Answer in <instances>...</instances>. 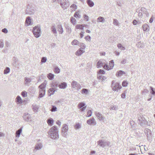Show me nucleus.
I'll return each mask as SVG.
<instances>
[{
  "label": "nucleus",
  "mask_w": 155,
  "mask_h": 155,
  "mask_svg": "<svg viewBox=\"0 0 155 155\" xmlns=\"http://www.w3.org/2000/svg\"><path fill=\"white\" fill-rule=\"evenodd\" d=\"M21 95L23 97H25L27 96V92L25 91H23L21 92Z\"/></svg>",
  "instance_id": "nucleus-50"
},
{
  "label": "nucleus",
  "mask_w": 155,
  "mask_h": 155,
  "mask_svg": "<svg viewBox=\"0 0 155 155\" xmlns=\"http://www.w3.org/2000/svg\"><path fill=\"white\" fill-rule=\"evenodd\" d=\"M40 25H37L33 28L32 32L34 36L37 38H39L41 35Z\"/></svg>",
  "instance_id": "nucleus-3"
},
{
  "label": "nucleus",
  "mask_w": 155,
  "mask_h": 155,
  "mask_svg": "<svg viewBox=\"0 0 155 155\" xmlns=\"http://www.w3.org/2000/svg\"><path fill=\"white\" fill-rule=\"evenodd\" d=\"M67 84L66 83L63 82L59 84V87L61 89H64L67 87Z\"/></svg>",
  "instance_id": "nucleus-18"
},
{
  "label": "nucleus",
  "mask_w": 155,
  "mask_h": 155,
  "mask_svg": "<svg viewBox=\"0 0 155 155\" xmlns=\"http://www.w3.org/2000/svg\"><path fill=\"white\" fill-rule=\"evenodd\" d=\"M113 24L115 25H118V20L116 19H114V20H113Z\"/></svg>",
  "instance_id": "nucleus-51"
},
{
  "label": "nucleus",
  "mask_w": 155,
  "mask_h": 155,
  "mask_svg": "<svg viewBox=\"0 0 155 155\" xmlns=\"http://www.w3.org/2000/svg\"><path fill=\"white\" fill-rule=\"evenodd\" d=\"M127 60L126 59H123L121 61V64H125L127 62Z\"/></svg>",
  "instance_id": "nucleus-59"
},
{
  "label": "nucleus",
  "mask_w": 155,
  "mask_h": 155,
  "mask_svg": "<svg viewBox=\"0 0 155 155\" xmlns=\"http://www.w3.org/2000/svg\"><path fill=\"white\" fill-rule=\"evenodd\" d=\"M125 74V72L123 71H119L117 72L116 73V75L118 76H121L123 75V74Z\"/></svg>",
  "instance_id": "nucleus-28"
},
{
  "label": "nucleus",
  "mask_w": 155,
  "mask_h": 155,
  "mask_svg": "<svg viewBox=\"0 0 155 155\" xmlns=\"http://www.w3.org/2000/svg\"><path fill=\"white\" fill-rule=\"evenodd\" d=\"M23 118L24 120L27 121L31 122V118L30 115L28 113H25L24 114Z\"/></svg>",
  "instance_id": "nucleus-12"
},
{
  "label": "nucleus",
  "mask_w": 155,
  "mask_h": 155,
  "mask_svg": "<svg viewBox=\"0 0 155 155\" xmlns=\"http://www.w3.org/2000/svg\"><path fill=\"white\" fill-rule=\"evenodd\" d=\"M57 110V108L54 106L52 105L51 106V110L52 112H54Z\"/></svg>",
  "instance_id": "nucleus-45"
},
{
  "label": "nucleus",
  "mask_w": 155,
  "mask_h": 155,
  "mask_svg": "<svg viewBox=\"0 0 155 155\" xmlns=\"http://www.w3.org/2000/svg\"><path fill=\"white\" fill-rule=\"evenodd\" d=\"M104 19L103 17L100 16L97 19V22H104Z\"/></svg>",
  "instance_id": "nucleus-30"
},
{
  "label": "nucleus",
  "mask_w": 155,
  "mask_h": 155,
  "mask_svg": "<svg viewBox=\"0 0 155 155\" xmlns=\"http://www.w3.org/2000/svg\"><path fill=\"white\" fill-rule=\"evenodd\" d=\"M86 106H84L83 107H82L81 108V111H84L86 109Z\"/></svg>",
  "instance_id": "nucleus-64"
},
{
  "label": "nucleus",
  "mask_w": 155,
  "mask_h": 155,
  "mask_svg": "<svg viewBox=\"0 0 155 155\" xmlns=\"http://www.w3.org/2000/svg\"><path fill=\"white\" fill-rule=\"evenodd\" d=\"M130 124L133 128L135 127L136 125L134 122L133 120L130 121Z\"/></svg>",
  "instance_id": "nucleus-47"
},
{
  "label": "nucleus",
  "mask_w": 155,
  "mask_h": 155,
  "mask_svg": "<svg viewBox=\"0 0 155 155\" xmlns=\"http://www.w3.org/2000/svg\"><path fill=\"white\" fill-rule=\"evenodd\" d=\"M32 108L34 111L36 112L37 111L38 107L37 105H32Z\"/></svg>",
  "instance_id": "nucleus-41"
},
{
  "label": "nucleus",
  "mask_w": 155,
  "mask_h": 155,
  "mask_svg": "<svg viewBox=\"0 0 155 155\" xmlns=\"http://www.w3.org/2000/svg\"><path fill=\"white\" fill-rule=\"evenodd\" d=\"M97 143L98 145L103 147L107 146H108L110 145V142L108 141H104L100 140L97 142Z\"/></svg>",
  "instance_id": "nucleus-10"
},
{
  "label": "nucleus",
  "mask_w": 155,
  "mask_h": 155,
  "mask_svg": "<svg viewBox=\"0 0 155 155\" xmlns=\"http://www.w3.org/2000/svg\"><path fill=\"white\" fill-rule=\"evenodd\" d=\"M95 114L97 118L100 120H102L104 119V117H103V115L99 112H95Z\"/></svg>",
  "instance_id": "nucleus-13"
},
{
  "label": "nucleus",
  "mask_w": 155,
  "mask_h": 155,
  "mask_svg": "<svg viewBox=\"0 0 155 155\" xmlns=\"http://www.w3.org/2000/svg\"><path fill=\"white\" fill-rule=\"evenodd\" d=\"M97 67L99 68L103 66V63L100 61H99L97 64Z\"/></svg>",
  "instance_id": "nucleus-38"
},
{
  "label": "nucleus",
  "mask_w": 155,
  "mask_h": 155,
  "mask_svg": "<svg viewBox=\"0 0 155 155\" xmlns=\"http://www.w3.org/2000/svg\"><path fill=\"white\" fill-rule=\"evenodd\" d=\"M110 109L111 110H116L117 109L118 107L116 105H115L114 106L110 107Z\"/></svg>",
  "instance_id": "nucleus-48"
},
{
  "label": "nucleus",
  "mask_w": 155,
  "mask_h": 155,
  "mask_svg": "<svg viewBox=\"0 0 155 155\" xmlns=\"http://www.w3.org/2000/svg\"><path fill=\"white\" fill-rule=\"evenodd\" d=\"M60 5L61 7L64 10L66 9L70 5L69 1L68 0H61Z\"/></svg>",
  "instance_id": "nucleus-7"
},
{
  "label": "nucleus",
  "mask_w": 155,
  "mask_h": 155,
  "mask_svg": "<svg viewBox=\"0 0 155 155\" xmlns=\"http://www.w3.org/2000/svg\"><path fill=\"white\" fill-rule=\"evenodd\" d=\"M143 30L144 31H148L149 30V27L147 24H144L142 26Z\"/></svg>",
  "instance_id": "nucleus-19"
},
{
  "label": "nucleus",
  "mask_w": 155,
  "mask_h": 155,
  "mask_svg": "<svg viewBox=\"0 0 155 155\" xmlns=\"http://www.w3.org/2000/svg\"><path fill=\"white\" fill-rule=\"evenodd\" d=\"M111 87L112 90L114 91H117L118 90L120 89L121 88V86L118 83L115 82L114 81L112 82Z\"/></svg>",
  "instance_id": "nucleus-8"
},
{
  "label": "nucleus",
  "mask_w": 155,
  "mask_h": 155,
  "mask_svg": "<svg viewBox=\"0 0 155 155\" xmlns=\"http://www.w3.org/2000/svg\"><path fill=\"white\" fill-rule=\"evenodd\" d=\"M4 47V43L0 40V48H2Z\"/></svg>",
  "instance_id": "nucleus-61"
},
{
  "label": "nucleus",
  "mask_w": 155,
  "mask_h": 155,
  "mask_svg": "<svg viewBox=\"0 0 155 155\" xmlns=\"http://www.w3.org/2000/svg\"><path fill=\"white\" fill-rule=\"evenodd\" d=\"M87 123L90 125H95L96 124V122L95 121V119L94 118L87 120Z\"/></svg>",
  "instance_id": "nucleus-16"
},
{
  "label": "nucleus",
  "mask_w": 155,
  "mask_h": 155,
  "mask_svg": "<svg viewBox=\"0 0 155 155\" xmlns=\"http://www.w3.org/2000/svg\"><path fill=\"white\" fill-rule=\"evenodd\" d=\"M58 86V82L57 81H54L51 84V88L48 90L49 96L53 94L57 88Z\"/></svg>",
  "instance_id": "nucleus-4"
},
{
  "label": "nucleus",
  "mask_w": 155,
  "mask_h": 155,
  "mask_svg": "<svg viewBox=\"0 0 155 155\" xmlns=\"http://www.w3.org/2000/svg\"><path fill=\"white\" fill-rule=\"evenodd\" d=\"M46 83L44 82L43 83L41 84L39 86L40 88L39 92V97L41 98L43 97L45 94Z\"/></svg>",
  "instance_id": "nucleus-5"
},
{
  "label": "nucleus",
  "mask_w": 155,
  "mask_h": 155,
  "mask_svg": "<svg viewBox=\"0 0 155 155\" xmlns=\"http://www.w3.org/2000/svg\"><path fill=\"white\" fill-rule=\"evenodd\" d=\"M141 11L143 14L146 15V16L149 17V13L147 11L146 8H142L141 9Z\"/></svg>",
  "instance_id": "nucleus-22"
},
{
  "label": "nucleus",
  "mask_w": 155,
  "mask_h": 155,
  "mask_svg": "<svg viewBox=\"0 0 155 155\" xmlns=\"http://www.w3.org/2000/svg\"><path fill=\"white\" fill-rule=\"evenodd\" d=\"M16 99V102L17 104H20L22 103V101L21 98L19 96H18L17 97Z\"/></svg>",
  "instance_id": "nucleus-25"
},
{
  "label": "nucleus",
  "mask_w": 155,
  "mask_h": 155,
  "mask_svg": "<svg viewBox=\"0 0 155 155\" xmlns=\"http://www.w3.org/2000/svg\"><path fill=\"white\" fill-rule=\"evenodd\" d=\"M42 146V144L41 143H37L35 145V149L37 150L41 149Z\"/></svg>",
  "instance_id": "nucleus-26"
},
{
  "label": "nucleus",
  "mask_w": 155,
  "mask_h": 155,
  "mask_svg": "<svg viewBox=\"0 0 155 155\" xmlns=\"http://www.w3.org/2000/svg\"><path fill=\"white\" fill-rule=\"evenodd\" d=\"M48 134L52 139H56L58 137V130L57 127L56 126H54L52 127L50 129Z\"/></svg>",
  "instance_id": "nucleus-1"
},
{
  "label": "nucleus",
  "mask_w": 155,
  "mask_h": 155,
  "mask_svg": "<svg viewBox=\"0 0 155 155\" xmlns=\"http://www.w3.org/2000/svg\"><path fill=\"white\" fill-rule=\"evenodd\" d=\"M150 93L153 95H155V91L154 90V89L152 87H150Z\"/></svg>",
  "instance_id": "nucleus-46"
},
{
  "label": "nucleus",
  "mask_w": 155,
  "mask_h": 155,
  "mask_svg": "<svg viewBox=\"0 0 155 155\" xmlns=\"http://www.w3.org/2000/svg\"><path fill=\"white\" fill-rule=\"evenodd\" d=\"M47 122L49 125L52 126L53 124L54 120L52 118H50L47 120Z\"/></svg>",
  "instance_id": "nucleus-20"
},
{
  "label": "nucleus",
  "mask_w": 155,
  "mask_h": 155,
  "mask_svg": "<svg viewBox=\"0 0 155 155\" xmlns=\"http://www.w3.org/2000/svg\"><path fill=\"white\" fill-rule=\"evenodd\" d=\"M128 84V83L126 81H123L122 83V85L123 87H126L127 86Z\"/></svg>",
  "instance_id": "nucleus-55"
},
{
  "label": "nucleus",
  "mask_w": 155,
  "mask_h": 155,
  "mask_svg": "<svg viewBox=\"0 0 155 155\" xmlns=\"http://www.w3.org/2000/svg\"><path fill=\"white\" fill-rule=\"evenodd\" d=\"M79 42L77 40H74L71 42V44L73 45H76L79 44Z\"/></svg>",
  "instance_id": "nucleus-36"
},
{
  "label": "nucleus",
  "mask_w": 155,
  "mask_h": 155,
  "mask_svg": "<svg viewBox=\"0 0 155 155\" xmlns=\"http://www.w3.org/2000/svg\"><path fill=\"white\" fill-rule=\"evenodd\" d=\"M84 26L83 25H79L78 24L77 25L75 26V28L77 29H81L82 30H84Z\"/></svg>",
  "instance_id": "nucleus-29"
},
{
  "label": "nucleus",
  "mask_w": 155,
  "mask_h": 155,
  "mask_svg": "<svg viewBox=\"0 0 155 155\" xmlns=\"http://www.w3.org/2000/svg\"><path fill=\"white\" fill-rule=\"evenodd\" d=\"M73 25H75L76 24V20L75 18L73 17H71L70 19Z\"/></svg>",
  "instance_id": "nucleus-42"
},
{
  "label": "nucleus",
  "mask_w": 155,
  "mask_h": 155,
  "mask_svg": "<svg viewBox=\"0 0 155 155\" xmlns=\"http://www.w3.org/2000/svg\"><path fill=\"white\" fill-rule=\"evenodd\" d=\"M74 129L77 130L81 128V124L79 123H76L74 126Z\"/></svg>",
  "instance_id": "nucleus-27"
},
{
  "label": "nucleus",
  "mask_w": 155,
  "mask_h": 155,
  "mask_svg": "<svg viewBox=\"0 0 155 155\" xmlns=\"http://www.w3.org/2000/svg\"><path fill=\"white\" fill-rule=\"evenodd\" d=\"M47 58L45 57H43L41 59V62L42 63H45L47 61Z\"/></svg>",
  "instance_id": "nucleus-52"
},
{
  "label": "nucleus",
  "mask_w": 155,
  "mask_h": 155,
  "mask_svg": "<svg viewBox=\"0 0 155 155\" xmlns=\"http://www.w3.org/2000/svg\"><path fill=\"white\" fill-rule=\"evenodd\" d=\"M2 31L5 33H6L8 32V30L6 28H4L2 29Z\"/></svg>",
  "instance_id": "nucleus-62"
},
{
  "label": "nucleus",
  "mask_w": 155,
  "mask_h": 155,
  "mask_svg": "<svg viewBox=\"0 0 155 155\" xmlns=\"http://www.w3.org/2000/svg\"><path fill=\"white\" fill-rule=\"evenodd\" d=\"M85 38L86 40H87L89 41H90L91 40V37L89 36H86L85 37Z\"/></svg>",
  "instance_id": "nucleus-57"
},
{
  "label": "nucleus",
  "mask_w": 155,
  "mask_h": 155,
  "mask_svg": "<svg viewBox=\"0 0 155 155\" xmlns=\"http://www.w3.org/2000/svg\"><path fill=\"white\" fill-rule=\"evenodd\" d=\"M92 112L91 110H89L87 112L88 117H90L91 116Z\"/></svg>",
  "instance_id": "nucleus-56"
},
{
  "label": "nucleus",
  "mask_w": 155,
  "mask_h": 155,
  "mask_svg": "<svg viewBox=\"0 0 155 155\" xmlns=\"http://www.w3.org/2000/svg\"><path fill=\"white\" fill-rule=\"evenodd\" d=\"M65 28L67 30V31L68 33H70L71 31V28L68 25H66L65 26Z\"/></svg>",
  "instance_id": "nucleus-34"
},
{
  "label": "nucleus",
  "mask_w": 155,
  "mask_h": 155,
  "mask_svg": "<svg viewBox=\"0 0 155 155\" xmlns=\"http://www.w3.org/2000/svg\"><path fill=\"white\" fill-rule=\"evenodd\" d=\"M59 29L60 30H59V33L60 34H62L63 32V30L61 25H60V26L59 25Z\"/></svg>",
  "instance_id": "nucleus-49"
},
{
  "label": "nucleus",
  "mask_w": 155,
  "mask_h": 155,
  "mask_svg": "<svg viewBox=\"0 0 155 155\" xmlns=\"http://www.w3.org/2000/svg\"><path fill=\"white\" fill-rule=\"evenodd\" d=\"M105 74L104 71L100 69L99 70L98 74Z\"/></svg>",
  "instance_id": "nucleus-54"
},
{
  "label": "nucleus",
  "mask_w": 155,
  "mask_h": 155,
  "mask_svg": "<svg viewBox=\"0 0 155 155\" xmlns=\"http://www.w3.org/2000/svg\"><path fill=\"white\" fill-rule=\"evenodd\" d=\"M35 12V9L34 7L28 5L25 10V14L29 15H33Z\"/></svg>",
  "instance_id": "nucleus-6"
},
{
  "label": "nucleus",
  "mask_w": 155,
  "mask_h": 155,
  "mask_svg": "<svg viewBox=\"0 0 155 155\" xmlns=\"http://www.w3.org/2000/svg\"><path fill=\"white\" fill-rule=\"evenodd\" d=\"M71 87L75 89H80L81 86L77 82L75 81H73L71 83Z\"/></svg>",
  "instance_id": "nucleus-11"
},
{
  "label": "nucleus",
  "mask_w": 155,
  "mask_h": 155,
  "mask_svg": "<svg viewBox=\"0 0 155 155\" xmlns=\"http://www.w3.org/2000/svg\"><path fill=\"white\" fill-rule=\"evenodd\" d=\"M70 8L75 11L77 8V6L74 4H72L70 6Z\"/></svg>",
  "instance_id": "nucleus-44"
},
{
  "label": "nucleus",
  "mask_w": 155,
  "mask_h": 155,
  "mask_svg": "<svg viewBox=\"0 0 155 155\" xmlns=\"http://www.w3.org/2000/svg\"><path fill=\"white\" fill-rule=\"evenodd\" d=\"M84 19L86 20V21H88L89 18L87 15H84Z\"/></svg>",
  "instance_id": "nucleus-60"
},
{
  "label": "nucleus",
  "mask_w": 155,
  "mask_h": 155,
  "mask_svg": "<svg viewBox=\"0 0 155 155\" xmlns=\"http://www.w3.org/2000/svg\"><path fill=\"white\" fill-rule=\"evenodd\" d=\"M117 47L119 49L122 50H125V47L123 46L121 44L119 43L117 44Z\"/></svg>",
  "instance_id": "nucleus-35"
},
{
  "label": "nucleus",
  "mask_w": 155,
  "mask_h": 155,
  "mask_svg": "<svg viewBox=\"0 0 155 155\" xmlns=\"http://www.w3.org/2000/svg\"><path fill=\"white\" fill-rule=\"evenodd\" d=\"M10 68L8 67H6L4 70V74H6L10 72Z\"/></svg>",
  "instance_id": "nucleus-37"
},
{
  "label": "nucleus",
  "mask_w": 155,
  "mask_h": 155,
  "mask_svg": "<svg viewBox=\"0 0 155 155\" xmlns=\"http://www.w3.org/2000/svg\"><path fill=\"white\" fill-rule=\"evenodd\" d=\"M136 46L137 47L141 48H144L145 46V44L143 43H141L140 41L139 42L136 44Z\"/></svg>",
  "instance_id": "nucleus-24"
},
{
  "label": "nucleus",
  "mask_w": 155,
  "mask_h": 155,
  "mask_svg": "<svg viewBox=\"0 0 155 155\" xmlns=\"http://www.w3.org/2000/svg\"><path fill=\"white\" fill-rule=\"evenodd\" d=\"M68 126L66 124H64L61 128V133L63 136L66 137L68 135Z\"/></svg>",
  "instance_id": "nucleus-9"
},
{
  "label": "nucleus",
  "mask_w": 155,
  "mask_h": 155,
  "mask_svg": "<svg viewBox=\"0 0 155 155\" xmlns=\"http://www.w3.org/2000/svg\"><path fill=\"white\" fill-rule=\"evenodd\" d=\"M24 80L25 84L26 86H29L30 85V83L31 81V79L30 78L25 77L24 78Z\"/></svg>",
  "instance_id": "nucleus-15"
},
{
  "label": "nucleus",
  "mask_w": 155,
  "mask_h": 155,
  "mask_svg": "<svg viewBox=\"0 0 155 155\" xmlns=\"http://www.w3.org/2000/svg\"><path fill=\"white\" fill-rule=\"evenodd\" d=\"M54 71L55 73H58V68L57 67L55 68Z\"/></svg>",
  "instance_id": "nucleus-63"
},
{
  "label": "nucleus",
  "mask_w": 155,
  "mask_h": 155,
  "mask_svg": "<svg viewBox=\"0 0 155 155\" xmlns=\"http://www.w3.org/2000/svg\"><path fill=\"white\" fill-rule=\"evenodd\" d=\"M114 62L113 60H111L110 61L109 63V65H110V68L111 69H112L114 67Z\"/></svg>",
  "instance_id": "nucleus-33"
},
{
  "label": "nucleus",
  "mask_w": 155,
  "mask_h": 155,
  "mask_svg": "<svg viewBox=\"0 0 155 155\" xmlns=\"http://www.w3.org/2000/svg\"><path fill=\"white\" fill-rule=\"evenodd\" d=\"M25 24H27V26H28L31 25V19L29 16L26 17L25 20Z\"/></svg>",
  "instance_id": "nucleus-21"
},
{
  "label": "nucleus",
  "mask_w": 155,
  "mask_h": 155,
  "mask_svg": "<svg viewBox=\"0 0 155 155\" xmlns=\"http://www.w3.org/2000/svg\"><path fill=\"white\" fill-rule=\"evenodd\" d=\"M47 77L50 80H52L53 79L54 77V74L50 73L47 74Z\"/></svg>",
  "instance_id": "nucleus-31"
},
{
  "label": "nucleus",
  "mask_w": 155,
  "mask_h": 155,
  "mask_svg": "<svg viewBox=\"0 0 155 155\" xmlns=\"http://www.w3.org/2000/svg\"><path fill=\"white\" fill-rule=\"evenodd\" d=\"M23 127H21L18 130L16 131L15 132V136L17 137H19L22 130Z\"/></svg>",
  "instance_id": "nucleus-17"
},
{
  "label": "nucleus",
  "mask_w": 155,
  "mask_h": 155,
  "mask_svg": "<svg viewBox=\"0 0 155 155\" xmlns=\"http://www.w3.org/2000/svg\"><path fill=\"white\" fill-rule=\"evenodd\" d=\"M74 16L76 18H80L81 17V15H80L79 14L78 12H76L74 13Z\"/></svg>",
  "instance_id": "nucleus-43"
},
{
  "label": "nucleus",
  "mask_w": 155,
  "mask_h": 155,
  "mask_svg": "<svg viewBox=\"0 0 155 155\" xmlns=\"http://www.w3.org/2000/svg\"><path fill=\"white\" fill-rule=\"evenodd\" d=\"M52 31L54 34H56L57 31L56 29V26L55 25H53L51 27Z\"/></svg>",
  "instance_id": "nucleus-32"
},
{
  "label": "nucleus",
  "mask_w": 155,
  "mask_h": 155,
  "mask_svg": "<svg viewBox=\"0 0 155 155\" xmlns=\"http://www.w3.org/2000/svg\"><path fill=\"white\" fill-rule=\"evenodd\" d=\"M86 2L88 5L90 7H93L94 5V3L91 0H87Z\"/></svg>",
  "instance_id": "nucleus-23"
},
{
  "label": "nucleus",
  "mask_w": 155,
  "mask_h": 155,
  "mask_svg": "<svg viewBox=\"0 0 155 155\" xmlns=\"http://www.w3.org/2000/svg\"><path fill=\"white\" fill-rule=\"evenodd\" d=\"M138 123L142 127H144L146 125H150L148 122L145 120L143 115L141 114H139L138 116Z\"/></svg>",
  "instance_id": "nucleus-2"
},
{
  "label": "nucleus",
  "mask_w": 155,
  "mask_h": 155,
  "mask_svg": "<svg viewBox=\"0 0 155 155\" xmlns=\"http://www.w3.org/2000/svg\"><path fill=\"white\" fill-rule=\"evenodd\" d=\"M103 67L104 68L107 70H109L110 69V68L109 66L107 64H105L104 65H103Z\"/></svg>",
  "instance_id": "nucleus-53"
},
{
  "label": "nucleus",
  "mask_w": 155,
  "mask_h": 155,
  "mask_svg": "<svg viewBox=\"0 0 155 155\" xmlns=\"http://www.w3.org/2000/svg\"><path fill=\"white\" fill-rule=\"evenodd\" d=\"M149 91L147 89H145L142 91V94H144L149 92Z\"/></svg>",
  "instance_id": "nucleus-58"
},
{
  "label": "nucleus",
  "mask_w": 155,
  "mask_h": 155,
  "mask_svg": "<svg viewBox=\"0 0 155 155\" xmlns=\"http://www.w3.org/2000/svg\"><path fill=\"white\" fill-rule=\"evenodd\" d=\"M85 105V103L83 102L80 103L78 104V107L79 108H81L84 107Z\"/></svg>",
  "instance_id": "nucleus-40"
},
{
  "label": "nucleus",
  "mask_w": 155,
  "mask_h": 155,
  "mask_svg": "<svg viewBox=\"0 0 155 155\" xmlns=\"http://www.w3.org/2000/svg\"><path fill=\"white\" fill-rule=\"evenodd\" d=\"M85 52L84 48H79L75 53L76 55L80 56Z\"/></svg>",
  "instance_id": "nucleus-14"
},
{
  "label": "nucleus",
  "mask_w": 155,
  "mask_h": 155,
  "mask_svg": "<svg viewBox=\"0 0 155 155\" xmlns=\"http://www.w3.org/2000/svg\"><path fill=\"white\" fill-rule=\"evenodd\" d=\"M81 93L83 94H87L88 93V90L87 89L83 88L81 90Z\"/></svg>",
  "instance_id": "nucleus-39"
}]
</instances>
